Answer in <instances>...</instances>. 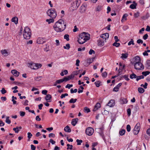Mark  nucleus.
<instances>
[{
	"label": "nucleus",
	"mask_w": 150,
	"mask_h": 150,
	"mask_svg": "<svg viewBox=\"0 0 150 150\" xmlns=\"http://www.w3.org/2000/svg\"><path fill=\"white\" fill-rule=\"evenodd\" d=\"M67 23L62 19H59L53 25L54 30L57 32L64 31L66 28Z\"/></svg>",
	"instance_id": "1"
},
{
	"label": "nucleus",
	"mask_w": 150,
	"mask_h": 150,
	"mask_svg": "<svg viewBox=\"0 0 150 150\" xmlns=\"http://www.w3.org/2000/svg\"><path fill=\"white\" fill-rule=\"evenodd\" d=\"M90 38V35L86 32H83L79 36L78 42L80 44H82Z\"/></svg>",
	"instance_id": "2"
},
{
	"label": "nucleus",
	"mask_w": 150,
	"mask_h": 150,
	"mask_svg": "<svg viewBox=\"0 0 150 150\" xmlns=\"http://www.w3.org/2000/svg\"><path fill=\"white\" fill-rule=\"evenodd\" d=\"M23 36L24 39H29L31 36V31L30 28L26 27L25 28L23 33Z\"/></svg>",
	"instance_id": "3"
},
{
	"label": "nucleus",
	"mask_w": 150,
	"mask_h": 150,
	"mask_svg": "<svg viewBox=\"0 0 150 150\" xmlns=\"http://www.w3.org/2000/svg\"><path fill=\"white\" fill-rule=\"evenodd\" d=\"M47 14L48 16L52 18H54L57 16V12L54 8H51L48 9L47 12Z\"/></svg>",
	"instance_id": "4"
},
{
	"label": "nucleus",
	"mask_w": 150,
	"mask_h": 150,
	"mask_svg": "<svg viewBox=\"0 0 150 150\" xmlns=\"http://www.w3.org/2000/svg\"><path fill=\"white\" fill-rule=\"evenodd\" d=\"M134 68L137 70H143L144 69V66L141 62H139L134 64Z\"/></svg>",
	"instance_id": "5"
},
{
	"label": "nucleus",
	"mask_w": 150,
	"mask_h": 150,
	"mask_svg": "<svg viewBox=\"0 0 150 150\" xmlns=\"http://www.w3.org/2000/svg\"><path fill=\"white\" fill-rule=\"evenodd\" d=\"M85 132L87 135L89 136H91L94 132V129L93 128L88 127L86 129Z\"/></svg>",
	"instance_id": "6"
},
{
	"label": "nucleus",
	"mask_w": 150,
	"mask_h": 150,
	"mask_svg": "<svg viewBox=\"0 0 150 150\" xmlns=\"http://www.w3.org/2000/svg\"><path fill=\"white\" fill-rule=\"evenodd\" d=\"M134 134H137L139 132L140 130V123L138 122L137 124L134 128Z\"/></svg>",
	"instance_id": "7"
},
{
	"label": "nucleus",
	"mask_w": 150,
	"mask_h": 150,
	"mask_svg": "<svg viewBox=\"0 0 150 150\" xmlns=\"http://www.w3.org/2000/svg\"><path fill=\"white\" fill-rule=\"evenodd\" d=\"M86 5L85 4H83L80 7V12L81 13H83L85 12L86 10Z\"/></svg>",
	"instance_id": "8"
},
{
	"label": "nucleus",
	"mask_w": 150,
	"mask_h": 150,
	"mask_svg": "<svg viewBox=\"0 0 150 150\" xmlns=\"http://www.w3.org/2000/svg\"><path fill=\"white\" fill-rule=\"evenodd\" d=\"M45 41V39L44 38H38L37 40V43L39 44H43Z\"/></svg>",
	"instance_id": "9"
},
{
	"label": "nucleus",
	"mask_w": 150,
	"mask_h": 150,
	"mask_svg": "<svg viewBox=\"0 0 150 150\" xmlns=\"http://www.w3.org/2000/svg\"><path fill=\"white\" fill-rule=\"evenodd\" d=\"M122 83H119L113 89V91L115 92H117L118 91L120 87L121 86Z\"/></svg>",
	"instance_id": "10"
},
{
	"label": "nucleus",
	"mask_w": 150,
	"mask_h": 150,
	"mask_svg": "<svg viewBox=\"0 0 150 150\" xmlns=\"http://www.w3.org/2000/svg\"><path fill=\"white\" fill-rule=\"evenodd\" d=\"M100 38H102L103 40L104 39L105 40V41L106 39H108L109 37V34L108 33H105L101 35L100 36Z\"/></svg>",
	"instance_id": "11"
},
{
	"label": "nucleus",
	"mask_w": 150,
	"mask_h": 150,
	"mask_svg": "<svg viewBox=\"0 0 150 150\" xmlns=\"http://www.w3.org/2000/svg\"><path fill=\"white\" fill-rule=\"evenodd\" d=\"M115 101L114 100H111L108 103L107 105L110 107H113L115 105Z\"/></svg>",
	"instance_id": "12"
},
{
	"label": "nucleus",
	"mask_w": 150,
	"mask_h": 150,
	"mask_svg": "<svg viewBox=\"0 0 150 150\" xmlns=\"http://www.w3.org/2000/svg\"><path fill=\"white\" fill-rule=\"evenodd\" d=\"M134 64L140 62V57L138 56H137L134 57Z\"/></svg>",
	"instance_id": "13"
},
{
	"label": "nucleus",
	"mask_w": 150,
	"mask_h": 150,
	"mask_svg": "<svg viewBox=\"0 0 150 150\" xmlns=\"http://www.w3.org/2000/svg\"><path fill=\"white\" fill-rule=\"evenodd\" d=\"M100 104L99 103H97L94 106V108L93 110V112L96 111L100 107Z\"/></svg>",
	"instance_id": "14"
},
{
	"label": "nucleus",
	"mask_w": 150,
	"mask_h": 150,
	"mask_svg": "<svg viewBox=\"0 0 150 150\" xmlns=\"http://www.w3.org/2000/svg\"><path fill=\"white\" fill-rule=\"evenodd\" d=\"M74 3L76 5V6L75 7V8L77 9L78 8L81 3V0H76L75 1Z\"/></svg>",
	"instance_id": "15"
},
{
	"label": "nucleus",
	"mask_w": 150,
	"mask_h": 150,
	"mask_svg": "<svg viewBox=\"0 0 150 150\" xmlns=\"http://www.w3.org/2000/svg\"><path fill=\"white\" fill-rule=\"evenodd\" d=\"M12 73L15 76H18L19 74V72L16 70H13L11 71Z\"/></svg>",
	"instance_id": "16"
},
{
	"label": "nucleus",
	"mask_w": 150,
	"mask_h": 150,
	"mask_svg": "<svg viewBox=\"0 0 150 150\" xmlns=\"http://www.w3.org/2000/svg\"><path fill=\"white\" fill-rule=\"evenodd\" d=\"M51 96L50 94L47 95L45 97V99L48 102H50L51 101Z\"/></svg>",
	"instance_id": "17"
},
{
	"label": "nucleus",
	"mask_w": 150,
	"mask_h": 150,
	"mask_svg": "<svg viewBox=\"0 0 150 150\" xmlns=\"http://www.w3.org/2000/svg\"><path fill=\"white\" fill-rule=\"evenodd\" d=\"M63 82V80L62 79H61L59 80H57L54 84L53 85V86H56L57 84H59Z\"/></svg>",
	"instance_id": "18"
},
{
	"label": "nucleus",
	"mask_w": 150,
	"mask_h": 150,
	"mask_svg": "<svg viewBox=\"0 0 150 150\" xmlns=\"http://www.w3.org/2000/svg\"><path fill=\"white\" fill-rule=\"evenodd\" d=\"M134 4H131L129 6V8L132 9H134L136 8L137 4L135 3V1L133 2Z\"/></svg>",
	"instance_id": "19"
},
{
	"label": "nucleus",
	"mask_w": 150,
	"mask_h": 150,
	"mask_svg": "<svg viewBox=\"0 0 150 150\" xmlns=\"http://www.w3.org/2000/svg\"><path fill=\"white\" fill-rule=\"evenodd\" d=\"M98 42L99 45L103 46L104 45V41L102 40L101 39L99 38L98 41Z\"/></svg>",
	"instance_id": "20"
},
{
	"label": "nucleus",
	"mask_w": 150,
	"mask_h": 150,
	"mask_svg": "<svg viewBox=\"0 0 150 150\" xmlns=\"http://www.w3.org/2000/svg\"><path fill=\"white\" fill-rule=\"evenodd\" d=\"M78 121V119L77 118L73 119L71 121V124L72 125L75 126Z\"/></svg>",
	"instance_id": "21"
},
{
	"label": "nucleus",
	"mask_w": 150,
	"mask_h": 150,
	"mask_svg": "<svg viewBox=\"0 0 150 150\" xmlns=\"http://www.w3.org/2000/svg\"><path fill=\"white\" fill-rule=\"evenodd\" d=\"M34 63L31 62L29 63L28 64V66L32 69H35Z\"/></svg>",
	"instance_id": "22"
},
{
	"label": "nucleus",
	"mask_w": 150,
	"mask_h": 150,
	"mask_svg": "<svg viewBox=\"0 0 150 150\" xmlns=\"http://www.w3.org/2000/svg\"><path fill=\"white\" fill-rule=\"evenodd\" d=\"M34 65H35V69H37L39 68H40L42 66V64H40L34 63Z\"/></svg>",
	"instance_id": "23"
},
{
	"label": "nucleus",
	"mask_w": 150,
	"mask_h": 150,
	"mask_svg": "<svg viewBox=\"0 0 150 150\" xmlns=\"http://www.w3.org/2000/svg\"><path fill=\"white\" fill-rule=\"evenodd\" d=\"M11 21L14 22L15 24H17L18 22V18L16 17H14L12 18Z\"/></svg>",
	"instance_id": "24"
},
{
	"label": "nucleus",
	"mask_w": 150,
	"mask_h": 150,
	"mask_svg": "<svg viewBox=\"0 0 150 150\" xmlns=\"http://www.w3.org/2000/svg\"><path fill=\"white\" fill-rule=\"evenodd\" d=\"M64 130L65 132H70L71 131V129L68 125L64 127Z\"/></svg>",
	"instance_id": "25"
},
{
	"label": "nucleus",
	"mask_w": 150,
	"mask_h": 150,
	"mask_svg": "<svg viewBox=\"0 0 150 150\" xmlns=\"http://www.w3.org/2000/svg\"><path fill=\"white\" fill-rule=\"evenodd\" d=\"M1 52L2 54L4 56H6L8 55V52L5 49L4 50H2L1 51Z\"/></svg>",
	"instance_id": "26"
},
{
	"label": "nucleus",
	"mask_w": 150,
	"mask_h": 150,
	"mask_svg": "<svg viewBox=\"0 0 150 150\" xmlns=\"http://www.w3.org/2000/svg\"><path fill=\"white\" fill-rule=\"evenodd\" d=\"M128 16V14L127 13L124 14L122 18V19L121 20L122 22H123L124 21L127 20V17Z\"/></svg>",
	"instance_id": "27"
},
{
	"label": "nucleus",
	"mask_w": 150,
	"mask_h": 150,
	"mask_svg": "<svg viewBox=\"0 0 150 150\" xmlns=\"http://www.w3.org/2000/svg\"><path fill=\"white\" fill-rule=\"evenodd\" d=\"M128 56V54L127 53L122 54L121 58L123 59H126Z\"/></svg>",
	"instance_id": "28"
},
{
	"label": "nucleus",
	"mask_w": 150,
	"mask_h": 150,
	"mask_svg": "<svg viewBox=\"0 0 150 150\" xmlns=\"http://www.w3.org/2000/svg\"><path fill=\"white\" fill-rule=\"evenodd\" d=\"M146 67L148 69H150V60H148L146 61Z\"/></svg>",
	"instance_id": "29"
},
{
	"label": "nucleus",
	"mask_w": 150,
	"mask_h": 150,
	"mask_svg": "<svg viewBox=\"0 0 150 150\" xmlns=\"http://www.w3.org/2000/svg\"><path fill=\"white\" fill-rule=\"evenodd\" d=\"M138 90L139 92L140 93H143L144 91V89L142 87L139 88Z\"/></svg>",
	"instance_id": "30"
},
{
	"label": "nucleus",
	"mask_w": 150,
	"mask_h": 150,
	"mask_svg": "<svg viewBox=\"0 0 150 150\" xmlns=\"http://www.w3.org/2000/svg\"><path fill=\"white\" fill-rule=\"evenodd\" d=\"M144 78V76L143 75L141 76H137L136 80L137 81H138L139 80Z\"/></svg>",
	"instance_id": "31"
},
{
	"label": "nucleus",
	"mask_w": 150,
	"mask_h": 150,
	"mask_svg": "<svg viewBox=\"0 0 150 150\" xmlns=\"http://www.w3.org/2000/svg\"><path fill=\"white\" fill-rule=\"evenodd\" d=\"M150 73V72L149 71H143L142 72V74L144 76H146L149 75Z\"/></svg>",
	"instance_id": "32"
},
{
	"label": "nucleus",
	"mask_w": 150,
	"mask_h": 150,
	"mask_svg": "<svg viewBox=\"0 0 150 150\" xmlns=\"http://www.w3.org/2000/svg\"><path fill=\"white\" fill-rule=\"evenodd\" d=\"M83 111L85 112H91L89 108L87 107H85L84 108Z\"/></svg>",
	"instance_id": "33"
},
{
	"label": "nucleus",
	"mask_w": 150,
	"mask_h": 150,
	"mask_svg": "<svg viewBox=\"0 0 150 150\" xmlns=\"http://www.w3.org/2000/svg\"><path fill=\"white\" fill-rule=\"evenodd\" d=\"M46 21L48 22V24H50L51 23H53L54 22V20L53 18L51 19H47L46 20Z\"/></svg>",
	"instance_id": "34"
},
{
	"label": "nucleus",
	"mask_w": 150,
	"mask_h": 150,
	"mask_svg": "<svg viewBox=\"0 0 150 150\" xmlns=\"http://www.w3.org/2000/svg\"><path fill=\"white\" fill-rule=\"evenodd\" d=\"M130 78L131 79L136 78L137 75L133 73L130 75Z\"/></svg>",
	"instance_id": "35"
},
{
	"label": "nucleus",
	"mask_w": 150,
	"mask_h": 150,
	"mask_svg": "<svg viewBox=\"0 0 150 150\" xmlns=\"http://www.w3.org/2000/svg\"><path fill=\"white\" fill-rule=\"evenodd\" d=\"M69 35L68 34H65L64 36V39H66L67 41H68L69 40Z\"/></svg>",
	"instance_id": "36"
},
{
	"label": "nucleus",
	"mask_w": 150,
	"mask_h": 150,
	"mask_svg": "<svg viewBox=\"0 0 150 150\" xmlns=\"http://www.w3.org/2000/svg\"><path fill=\"white\" fill-rule=\"evenodd\" d=\"M125 129H122L121 131H120L119 132L120 134V135H123L125 134Z\"/></svg>",
	"instance_id": "37"
},
{
	"label": "nucleus",
	"mask_w": 150,
	"mask_h": 150,
	"mask_svg": "<svg viewBox=\"0 0 150 150\" xmlns=\"http://www.w3.org/2000/svg\"><path fill=\"white\" fill-rule=\"evenodd\" d=\"M77 100L76 99L71 98L69 100V103H75L76 102Z\"/></svg>",
	"instance_id": "38"
},
{
	"label": "nucleus",
	"mask_w": 150,
	"mask_h": 150,
	"mask_svg": "<svg viewBox=\"0 0 150 150\" xmlns=\"http://www.w3.org/2000/svg\"><path fill=\"white\" fill-rule=\"evenodd\" d=\"M9 117H7L5 121L8 124H10L11 122V120L9 119Z\"/></svg>",
	"instance_id": "39"
},
{
	"label": "nucleus",
	"mask_w": 150,
	"mask_h": 150,
	"mask_svg": "<svg viewBox=\"0 0 150 150\" xmlns=\"http://www.w3.org/2000/svg\"><path fill=\"white\" fill-rule=\"evenodd\" d=\"M80 70L74 71L73 72L72 74L74 76V75H77L80 73Z\"/></svg>",
	"instance_id": "40"
},
{
	"label": "nucleus",
	"mask_w": 150,
	"mask_h": 150,
	"mask_svg": "<svg viewBox=\"0 0 150 150\" xmlns=\"http://www.w3.org/2000/svg\"><path fill=\"white\" fill-rule=\"evenodd\" d=\"M95 84L96 86L97 87H99L100 86V81H96L95 82Z\"/></svg>",
	"instance_id": "41"
},
{
	"label": "nucleus",
	"mask_w": 150,
	"mask_h": 150,
	"mask_svg": "<svg viewBox=\"0 0 150 150\" xmlns=\"http://www.w3.org/2000/svg\"><path fill=\"white\" fill-rule=\"evenodd\" d=\"M131 44H132L133 45H134V40L133 39H131L130 41L128 43V45L129 46L131 45Z\"/></svg>",
	"instance_id": "42"
},
{
	"label": "nucleus",
	"mask_w": 150,
	"mask_h": 150,
	"mask_svg": "<svg viewBox=\"0 0 150 150\" xmlns=\"http://www.w3.org/2000/svg\"><path fill=\"white\" fill-rule=\"evenodd\" d=\"M122 104H126L127 102V100L126 98H123L122 100Z\"/></svg>",
	"instance_id": "43"
},
{
	"label": "nucleus",
	"mask_w": 150,
	"mask_h": 150,
	"mask_svg": "<svg viewBox=\"0 0 150 150\" xmlns=\"http://www.w3.org/2000/svg\"><path fill=\"white\" fill-rule=\"evenodd\" d=\"M64 49L69 50L70 48V45L69 44H67L66 46H64Z\"/></svg>",
	"instance_id": "44"
},
{
	"label": "nucleus",
	"mask_w": 150,
	"mask_h": 150,
	"mask_svg": "<svg viewBox=\"0 0 150 150\" xmlns=\"http://www.w3.org/2000/svg\"><path fill=\"white\" fill-rule=\"evenodd\" d=\"M28 135V138L29 139L28 140H30V139L33 136L32 134L30 132H28L27 133Z\"/></svg>",
	"instance_id": "45"
},
{
	"label": "nucleus",
	"mask_w": 150,
	"mask_h": 150,
	"mask_svg": "<svg viewBox=\"0 0 150 150\" xmlns=\"http://www.w3.org/2000/svg\"><path fill=\"white\" fill-rule=\"evenodd\" d=\"M95 51L91 49L90 51L89 52V54L91 55L92 54H95Z\"/></svg>",
	"instance_id": "46"
},
{
	"label": "nucleus",
	"mask_w": 150,
	"mask_h": 150,
	"mask_svg": "<svg viewBox=\"0 0 150 150\" xmlns=\"http://www.w3.org/2000/svg\"><path fill=\"white\" fill-rule=\"evenodd\" d=\"M76 142H77V144L78 145H80L82 142V141L81 140L77 139L76 140Z\"/></svg>",
	"instance_id": "47"
},
{
	"label": "nucleus",
	"mask_w": 150,
	"mask_h": 150,
	"mask_svg": "<svg viewBox=\"0 0 150 150\" xmlns=\"http://www.w3.org/2000/svg\"><path fill=\"white\" fill-rule=\"evenodd\" d=\"M120 43H117L116 42H115L113 44V45L114 46H115L117 47H119L120 45Z\"/></svg>",
	"instance_id": "48"
},
{
	"label": "nucleus",
	"mask_w": 150,
	"mask_h": 150,
	"mask_svg": "<svg viewBox=\"0 0 150 150\" xmlns=\"http://www.w3.org/2000/svg\"><path fill=\"white\" fill-rule=\"evenodd\" d=\"M77 89L76 88L74 90H73V88H71L70 89V92L71 93H76L77 92Z\"/></svg>",
	"instance_id": "49"
},
{
	"label": "nucleus",
	"mask_w": 150,
	"mask_h": 150,
	"mask_svg": "<svg viewBox=\"0 0 150 150\" xmlns=\"http://www.w3.org/2000/svg\"><path fill=\"white\" fill-rule=\"evenodd\" d=\"M127 130L128 132H129L131 130V127L129 125H128L127 126Z\"/></svg>",
	"instance_id": "50"
},
{
	"label": "nucleus",
	"mask_w": 150,
	"mask_h": 150,
	"mask_svg": "<svg viewBox=\"0 0 150 150\" xmlns=\"http://www.w3.org/2000/svg\"><path fill=\"white\" fill-rule=\"evenodd\" d=\"M67 146L68 147L67 148V149H72L73 146L71 145H70L69 144H67Z\"/></svg>",
	"instance_id": "51"
},
{
	"label": "nucleus",
	"mask_w": 150,
	"mask_h": 150,
	"mask_svg": "<svg viewBox=\"0 0 150 150\" xmlns=\"http://www.w3.org/2000/svg\"><path fill=\"white\" fill-rule=\"evenodd\" d=\"M102 76L103 77L105 78L107 76V73L106 71L102 73Z\"/></svg>",
	"instance_id": "52"
},
{
	"label": "nucleus",
	"mask_w": 150,
	"mask_h": 150,
	"mask_svg": "<svg viewBox=\"0 0 150 150\" xmlns=\"http://www.w3.org/2000/svg\"><path fill=\"white\" fill-rule=\"evenodd\" d=\"M48 136L49 138H54L55 137V135L54 134L51 133L49 134Z\"/></svg>",
	"instance_id": "53"
},
{
	"label": "nucleus",
	"mask_w": 150,
	"mask_h": 150,
	"mask_svg": "<svg viewBox=\"0 0 150 150\" xmlns=\"http://www.w3.org/2000/svg\"><path fill=\"white\" fill-rule=\"evenodd\" d=\"M148 34H146L143 36V38L144 40H146L148 38Z\"/></svg>",
	"instance_id": "54"
},
{
	"label": "nucleus",
	"mask_w": 150,
	"mask_h": 150,
	"mask_svg": "<svg viewBox=\"0 0 150 150\" xmlns=\"http://www.w3.org/2000/svg\"><path fill=\"white\" fill-rule=\"evenodd\" d=\"M67 77L68 79H69V80L70 79H72L74 77V76H73L72 74L68 76Z\"/></svg>",
	"instance_id": "55"
},
{
	"label": "nucleus",
	"mask_w": 150,
	"mask_h": 150,
	"mask_svg": "<svg viewBox=\"0 0 150 150\" xmlns=\"http://www.w3.org/2000/svg\"><path fill=\"white\" fill-rule=\"evenodd\" d=\"M73 86L72 84H68L65 86V87L67 88H70L71 87H72Z\"/></svg>",
	"instance_id": "56"
},
{
	"label": "nucleus",
	"mask_w": 150,
	"mask_h": 150,
	"mask_svg": "<svg viewBox=\"0 0 150 150\" xmlns=\"http://www.w3.org/2000/svg\"><path fill=\"white\" fill-rule=\"evenodd\" d=\"M1 93L2 94H4L6 93V91L5 89L4 88H3L1 91Z\"/></svg>",
	"instance_id": "57"
},
{
	"label": "nucleus",
	"mask_w": 150,
	"mask_h": 150,
	"mask_svg": "<svg viewBox=\"0 0 150 150\" xmlns=\"http://www.w3.org/2000/svg\"><path fill=\"white\" fill-rule=\"evenodd\" d=\"M143 41L140 39H138L137 41V42L138 44H139L140 43L141 44H142L143 43Z\"/></svg>",
	"instance_id": "58"
},
{
	"label": "nucleus",
	"mask_w": 150,
	"mask_h": 150,
	"mask_svg": "<svg viewBox=\"0 0 150 150\" xmlns=\"http://www.w3.org/2000/svg\"><path fill=\"white\" fill-rule=\"evenodd\" d=\"M13 130L15 131V132L16 133H18L19 131V130L18 129V128H17V127L16 128H14L13 129Z\"/></svg>",
	"instance_id": "59"
},
{
	"label": "nucleus",
	"mask_w": 150,
	"mask_h": 150,
	"mask_svg": "<svg viewBox=\"0 0 150 150\" xmlns=\"http://www.w3.org/2000/svg\"><path fill=\"white\" fill-rule=\"evenodd\" d=\"M124 79L127 81H128L129 80V79L128 78V76L126 75H125L123 76Z\"/></svg>",
	"instance_id": "60"
},
{
	"label": "nucleus",
	"mask_w": 150,
	"mask_h": 150,
	"mask_svg": "<svg viewBox=\"0 0 150 150\" xmlns=\"http://www.w3.org/2000/svg\"><path fill=\"white\" fill-rule=\"evenodd\" d=\"M49 142L52 144H54L55 143V142L52 139H51L49 141Z\"/></svg>",
	"instance_id": "61"
},
{
	"label": "nucleus",
	"mask_w": 150,
	"mask_h": 150,
	"mask_svg": "<svg viewBox=\"0 0 150 150\" xmlns=\"http://www.w3.org/2000/svg\"><path fill=\"white\" fill-rule=\"evenodd\" d=\"M47 92V91L46 90H43L42 91V94L46 95Z\"/></svg>",
	"instance_id": "62"
},
{
	"label": "nucleus",
	"mask_w": 150,
	"mask_h": 150,
	"mask_svg": "<svg viewBox=\"0 0 150 150\" xmlns=\"http://www.w3.org/2000/svg\"><path fill=\"white\" fill-rule=\"evenodd\" d=\"M145 30L146 31L149 32L150 31V27L149 25H147L146 28Z\"/></svg>",
	"instance_id": "63"
},
{
	"label": "nucleus",
	"mask_w": 150,
	"mask_h": 150,
	"mask_svg": "<svg viewBox=\"0 0 150 150\" xmlns=\"http://www.w3.org/2000/svg\"><path fill=\"white\" fill-rule=\"evenodd\" d=\"M31 148L32 150H35L36 149V147L33 145L31 144Z\"/></svg>",
	"instance_id": "64"
}]
</instances>
